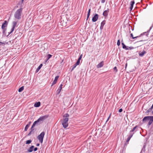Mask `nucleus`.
Returning <instances> with one entry per match:
<instances>
[{"mask_svg":"<svg viewBox=\"0 0 153 153\" xmlns=\"http://www.w3.org/2000/svg\"><path fill=\"white\" fill-rule=\"evenodd\" d=\"M48 115H45L44 116L40 117L37 120L35 121L32 125L30 131L28 134H31L33 133L34 130V127L36 126H37L41 123L44 120H45L48 117Z\"/></svg>","mask_w":153,"mask_h":153,"instance_id":"f257e3e1","label":"nucleus"},{"mask_svg":"<svg viewBox=\"0 0 153 153\" xmlns=\"http://www.w3.org/2000/svg\"><path fill=\"white\" fill-rule=\"evenodd\" d=\"M22 10L23 8H20L15 12L14 14V17L16 19L19 20L21 19Z\"/></svg>","mask_w":153,"mask_h":153,"instance_id":"f03ea898","label":"nucleus"},{"mask_svg":"<svg viewBox=\"0 0 153 153\" xmlns=\"http://www.w3.org/2000/svg\"><path fill=\"white\" fill-rule=\"evenodd\" d=\"M148 121V125H150L153 122V116H148L144 117L143 119V122H145Z\"/></svg>","mask_w":153,"mask_h":153,"instance_id":"7ed1b4c3","label":"nucleus"},{"mask_svg":"<svg viewBox=\"0 0 153 153\" xmlns=\"http://www.w3.org/2000/svg\"><path fill=\"white\" fill-rule=\"evenodd\" d=\"M140 128H139L137 126H136L133 128L130 131L131 134H134L135 133L136 131H138V133L141 134V132L140 131Z\"/></svg>","mask_w":153,"mask_h":153,"instance_id":"20e7f679","label":"nucleus"},{"mask_svg":"<svg viewBox=\"0 0 153 153\" xmlns=\"http://www.w3.org/2000/svg\"><path fill=\"white\" fill-rule=\"evenodd\" d=\"M69 117V115L68 114L66 113L63 116V117L65 118H64L62 121L64 122H68V117Z\"/></svg>","mask_w":153,"mask_h":153,"instance_id":"39448f33","label":"nucleus"},{"mask_svg":"<svg viewBox=\"0 0 153 153\" xmlns=\"http://www.w3.org/2000/svg\"><path fill=\"white\" fill-rule=\"evenodd\" d=\"M8 23L6 20L4 21V22L2 23V25H1V29H7L6 28L7 27Z\"/></svg>","mask_w":153,"mask_h":153,"instance_id":"423d86ee","label":"nucleus"},{"mask_svg":"<svg viewBox=\"0 0 153 153\" xmlns=\"http://www.w3.org/2000/svg\"><path fill=\"white\" fill-rule=\"evenodd\" d=\"M45 134H39L37 137V139L39 140L40 143H42Z\"/></svg>","mask_w":153,"mask_h":153,"instance_id":"0eeeda50","label":"nucleus"},{"mask_svg":"<svg viewBox=\"0 0 153 153\" xmlns=\"http://www.w3.org/2000/svg\"><path fill=\"white\" fill-rule=\"evenodd\" d=\"M98 18V15L97 14H96L92 19V21L93 22H96Z\"/></svg>","mask_w":153,"mask_h":153,"instance_id":"6e6552de","label":"nucleus"},{"mask_svg":"<svg viewBox=\"0 0 153 153\" xmlns=\"http://www.w3.org/2000/svg\"><path fill=\"white\" fill-rule=\"evenodd\" d=\"M13 26L11 28L12 31H13L14 30L17 24V22L13 21Z\"/></svg>","mask_w":153,"mask_h":153,"instance_id":"1a4fd4ad","label":"nucleus"},{"mask_svg":"<svg viewBox=\"0 0 153 153\" xmlns=\"http://www.w3.org/2000/svg\"><path fill=\"white\" fill-rule=\"evenodd\" d=\"M104 65L103 61H102L99 64H98L97 65V68H100L102 67Z\"/></svg>","mask_w":153,"mask_h":153,"instance_id":"9d476101","label":"nucleus"},{"mask_svg":"<svg viewBox=\"0 0 153 153\" xmlns=\"http://www.w3.org/2000/svg\"><path fill=\"white\" fill-rule=\"evenodd\" d=\"M59 77V76H57L55 77L54 80V81H53V82L52 83V85H51V86H52L54 84H55L56 83L57 80Z\"/></svg>","mask_w":153,"mask_h":153,"instance_id":"9b49d317","label":"nucleus"},{"mask_svg":"<svg viewBox=\"0 0 153 153\" xmlns=\"http://www.w3.org/2000/svg\"><path fill=\"white\" fill-rule=\"evenodd\" d=\"M62 124L63 127L65 128H67L68 126V122L62 121Z\"/></svg>","mask_w":153,"mask_h":153,"instance_id":"f8f14e48","label":"nucleus"},{"mask_svg":"<svg viewBox=\"0 0 153 153\" xmlns=\"http://www.w3.org/2000/svg\"><path fill=\"white\" fill-rule=\"evenodd\" d=\"M82 55L81 54L79 56L76 62V64L79 65V64L80 60H81V58H82Z\"/></svg>","mask_w":153,"mask_h":153,"instance_id":"ddd939ff","label":"nucleus"},{"mask_svg":"<svg viewBox=\"0 0 153 153\" xmlns=\"http://www.w3.org/2000/svg\"><path fill=\"white\" fill-rule=\"evenodd\" d=\"M2 36L3 37H4L6 35V31L7 30V29H2Z\"/></svg>","mask_w":153,"mask_h":153,"instance_id":"4468645a","label":"nucleus"},{"mask_svg":"<svg viewBox=\"0 0 153 153\" xmlns=\"http://www.w3.org/2000/svg\"><path fill=\"white\" fill-rule=\"evenodd\" d=\"M152 27L153 26H152L151 27H150L149 30H148L146 32L143 33V34L144 35H146V36H148L149 35V32L150 30L151 29Z\"/></svg>","mask_w":153,"mask_h":153,"instance_id":"2eb2a0df","label":"nucleus"},{"mask_svg":"<svg viewBox=\"0 0 153 153\" xmlns=\"http://www.w3.org/2000/svg\"><path fill=\"white\" fill-rule=\"evenodd\" d=\"M127 138L126 141V143L128 144V142L129 141V140H130L132 136V134L131 135H127Z\"/></svg>","mask_w":153,"mask_h":153,"instance_id":"dca6fc26","label":"nucleus"},{"mask_svg":"<svg viewBox=\"0 0 153 153\" xmlns=\"http://www.w3.org/2000/svg\"><path fill=\"white\" fill-rule=\"evenodd\" d=\"M62 85H62V84H61L60 85V86H59V88L58 89L57 91V94H59V93L60 92V91H61V90L62 89Z\"/></svg>","mask_w":153,"mask_h":153,"instance_id":"f3484780","label":"nucleus"},{"mask_svg":"<svg viewBox=\"0 0 153 153\" xmlns=\"http://www.w3.org/2000/svg\"><path fill=\"white\" fill-rule=\"evenodd\" d=\"M34 146H32L27 150V152H30L33 151Z\"/></svg>","mask_w":153,"mask_h":153,"instance_id":"a211bd4d","label":"nucleus"},{"mask_svg":"<svg viewBox=\"0 0 153 153\" xmlns=\"http://www.w3.org/2000/svg\"><path fill=\"white\" fill-rule=\"evenodd\" d=\"M48 128H46L44 129V131L41 132L40 134H48Z\"/></svg>","mask_w":153,"mask_h":153,"instance_id":"6ab92c4d","label":"nucleus"},{"mask_svg":"<svg viewBox=\"0 0 153 153\" xmlns=\"http://www.w3.org/2000/svg\"><path fill=\"white\" fill-rule=\"evenodd\" d=\"M40 102H36L34 104V106L35 107H38L40 105Z\"/></svg>","mask_w":153,"mask_h":153,"instance_id":"aec40b11","label":"nucleus"},{"mask_svg":"<svg viewBox=\"0 0 153 153\" xmlns=\"http://www.w3.org/2000/svg\"><path fill=\"white\" fill-rule=\"evenodd\" d=\"M108 10H105L104 11L103 13V15L104 16H106L108 15Z\"/></svg>","mask_w":153,"mask_h":153,"instance_id":"412c9836","label":"nucleus"},{"mask_svg":"<svg viewBox=\"0 0 153 153\" xmlns=\"http://www.w3.org/2000/svg\"><path fill=\"white\" fill-rule=\"evenodd\" d=\"M146 53V52L144 51H143L142 52H140L139 53V55L140 56L142 57L144 56V54Z\"/></svg>","mask_w":153,"mask_h":153,"instance_id":"4be33fe9","label":"nucleus"},{"mask_svg":"<svg viewBox=\"0 0 153 153\" xmlns=\"http://www.w3.org/2000/svg\"><path fill=\"white\" fill-rule=\"evenodd\" d=\"M43 65L42 64H40V65L38 67V68H37V69L36 70V72H38V71L39 70L41 69L42 66Z\"/></svg>","mask_w":153,"mask_h":153,"instance_id":"5701e85b","label":"nucleus"},{"mask_svg":"<svg viewBox=\"0 0 153 153\" xmlns=\"http://www.w3.org/2000/svg\"><path fill=\"white\" fill-rule=\"evenodd\" d=\"M122 48L123 49H126L127 48V46L124 44L123 42H122Z\"/></svg>","mask_w":153,"mask_h":153,"instance_id":"b1692460","label":"nucleus"},{"mask_svg":"<svg viewBox=\"0 0 153 153\" xmlns=\"http://www.w3.org/2000/svg\"><path fill=\"white\" fill-rule=\"evenodd\" d=\"M24 88L23 86L21 87L18 90L19 92H22L24 90Z\"/></svg>","mask_w":153,"mask_h":153,"instance_id":"393cba45","label":"nucleus"},{"mask_svg":"<svg viewBox=\"0 0 153 153\" xmlns=\"http://www.w3.org/2000/svg\"><path fill=\"white\" fill-rule=\"evenodd\" d=\"M77 65H78L76 64V63L74 65L72 66V68L71 69V71L73 70L74 69L76 68V66Z\"/></svg>","mask_w":153,"mask_h":153,"instance_id":"a878e982","label":"nucleus"},{"mask_svg":"<svg viewBox=\"0 0 153 153\" xmlns=\"http://www.w3.org/2000/svg\"><path fill=\"white\" fill-rule=\"evenodd\" d=\"M52 55L50 54H48L47 55V61H48L49 59H50L52 56Z\"/></svg>","mask_w":153,"mask_h":153,"instance_id":"bb28decb","label":"nucleus"},{"mask_svg":"<svg viewBox=\"0 0 153 153\" xmlns=\"http://www.w3.org/2000/svg\"><path fill=\"white\" fill-rule=\"evenodd\" d=\"M130 35H131V37H132V39H134L135 38H137L139 37H140V36H136L135 37H133V34L132 33H131V34H130Z\"/></svg>","mask_w":153,"mask_h":153,"instance_id":"cd10ccee","label":"nucleus"},{"mask_svg":"<svg viewBox=\"0 0 153 153\" xmlns=\"http://www.w3.org/2000/svg\"><path fill=\"white\" fill-rule=\"evenodd\" d=\"M105 20L102 21L101 23V25L103 26H104V25L105 24Z\"/></svg>","mask_w":153,"mask_h":153,"instance_id":"c85d7f7f","label":"nucleus"},{"mask_svg":"<svg viewBox=\"0 0 153 153\" xmlns=\"http://www.w3.org/2000/svg\"><path fill=\"white\" fill-rule=\"evenodd\" d=\"M29 126H29V125H27L25 127V131H26L28 128L29 127Z\"/></svg>","mask_w":153,"mask_h":153,"instance_id":"c756f323","label":"nucleus"},{"mask_svg":"<svg viewBox=\"0 0 153 153\" xmlns=\"http://www.w3.org/2000/svg\"><path fill=\"white\" fill-rule=\"evenodd\" d=\"M133 47H127L126 48V50H131L132 49H133Z\"/></svg>","mask_w":153,"mask_h":153,"instance_id":"7c9ffc66","label":"nucleus"},{"mask_svg":"<svg viewBox=\"0 0 153 153\" xmlns=\"http://www.w3.org/2000/svg\"><path fill=\"white\" fill-rule=\"evenodd\" d=\"M32 142V140H29L26 141V143L27 144H29L30 143Z\"/></svg>","mask_w":153,"mask_h":153,"instance_id":"2f4dec72","label":"nucleus"},{"mask_svg":"<svg viewBox=\"0 0 153 153\" xmlns=\"http://www.w3.org/2000/svg\"><path fill=\"white\" fill-rule=\"evenodd\" d=\"M90 12H91V8H90L88 11V17H89L90 14Z\"/></svg>","mask_w":153,"mask_h":153,"instance_id":"473e14b6","label":"nucleus"},{"mask_svg":"<svg viewBox=\"0 0 153 153\" xmlns=\"http://www.w3.org/2000/svg\"><path fill=\"white\" fill-rule=\"evenodd\" d=\"M120 40H118V41H117V45L119 46L120 45Z\"/></svg>","mask_w":153,"mask_h":153,"instance_id":"72a5a7b5","label":"nucleus"},{"mask_svg":"<svg viewBox=\"0 0 153 153\" xmlns=\"http://www.w3.org/2000/svg\"><path fill=\"white\" fill-rule=\"evenodd\" d=\"M134 4V1H131V6H133Z\"/></svg>","mask_w":153,"mask_h":153,"instance_id":"f704fd0d","label":"nucleus"},{"mask_svg":"<svg viewBox=\"0 0 153 153\" xmlns=\"http://www.w3.org/2000/svg\"><path fill=\"white\" fill-rule=\"evenodd\" d=\"M13 31H12V29H11V31L10 32L8 33V35H7L6 36L7 37H8L9 35L12 33Z\"/></svg>","mask_w":153,"mask_h":153,"instance_id":"c9c22d12","label":"nucleus"},{"mask_svg":"<svg viewBox=\"0 0 153 153\" xmlns=\"http://www.w3.org/2000/svg\"><path fill=\"white\" fill-rule=\"evenodd\" d=\"M111 114L108 117L107 120L106 121V122L105 123H106L108 121V120H109V119H110V117H111Z\"/></svg>","mask_w":153,"mask_h":153,"instance_id":"e433bc0d","label":"nucleus"},{"mask_svg":"<svg viewBox=\"0 0 153 153\" xmlns=\"http://www.w3.org/2000/svg\"><path fill=\"white\" fill-rule=\"evenodd\" d=\"M114 70L115 72H117V70L116 67H115L114 68Z\"/></svg>","mask_w":153,"mask_h":153,"instance_id":"4c0bfd02","label":"nucleus"},{"mask_svg":"<svg viewBox=\"0 0 153 153\" xmlns=\"http://www.w3.org/2000/svg\"><path fill=\"white\" fill-rule=\"evenodd\" d=\"M151 110H150L149 109H148L146 112V113L147 114L149 113Z\"/></svg>","mask_w":153,"mask_h":153,"instance_id":"58836bf2","label":"nucleus"},{"mask_svg":"<svg viewBox=\"0 0 153 153\" xmlns=\"http://www.w3.org/2000/svg\"><path fill=\"white\" fill-rule=\"evenodd\" d=\"M5 44L4 42H0V45H4Z\"/></svg>","mask_w":153,"mask_h":153,"instance_id":"ea45409f","label":"nucleus"},{"mask_svg":"<svg viewBox=\"0 0 153 153\" xmlns=\"http://www.w3.org/2000/svg\"><path fill=\"white\" fill-rule=\"evenodd\" d=\"M153 108V104L152 105V106L150 108H149V109L150 110H152Z\"/></svg>","mask_w":153,"mask_h":153,"instance_id":"a19ab883","label":"nucleus"},{"mask_svg":"<svg viewBox=\"0 0 153 153\" xmlns=\"http://www.w3.org/2000/svg\"><path fill=\"white\" fill-rule=\"evenodd\" d=\"M123 109L122 108H120L119 109V112H121L123 111Z\"/></svg>","mask_w":153,"mask_h":153,"instance_id":"79ce46f5","label":"nucleus"},{"mask_svg":"<svg viewBox=\"0 0 153 153\" xmlns=\"http://www.w3.org/2000/svg\"><path fill=\"white\" fill-rule=\"evenodd\" d=\"M133 6H131L130 7V10L131 11L132 10L133 8Z\"/></svg>","mask_w":153,"mask_h":153,"instance_id":"37998d69","label":"nucleus"},{"mask_svg":"<svg viewBox=\"0 0 153 153\" xmlns=\"http://www.w3.org/2000/svg\"><path fill=\"white\" fill-rule=\"evenodd\" d=\"M37 148L36 147L34 149V151H36L37 150Z\"/></svg>","mask_w":153,"mask_h":153,"instance_id":"c03bdc74","label":"nucleus"},{"mask_svg":"<svg viewBox=\"0 0 153 153\" xmlns=\"http://www.w3.org/2000/svg\"><path fill=\"white\" fill-rule=\"evenodd\" d=\"M102 3H104L105 1V0H101Z\"/></svg>","mask_w":153,"mask_h":153,"instance_id":"a18cd8bd","label":"nucleus"},{"mask_svg":"<svg viewBox=\"0 0 153 153\" xmlns=\"http://www.w3.org/2000/svg\"><path fill=\"white\" fill-rule=\"evenodd\" d=\"M103 26L100 25V29L102 30L103 28Z\"/></svg>","mask_w":153,"mask_h":153,"instance_id":"49530a36","label":"nucleus"},{"mask_svg":"<svg viewBox=\"0 0 153 153\" xmlns=\"http://www.w3.org/2000/svg\"><path fill=\"white\" fill-rule=\"evenodd\" d=\"M31 123V121H30L29 122L28 124H27V125H29V126H30V125Z\"/></svg>","mask_w":153,"mask_h":153,"instance_id":"de8ad7c7","label":"nucleus"},{"mask_svg":"<svg viewBox=\"0 0 153 153\" xmlns=\"http://www.w3.org/2000/svg\"><path fill=\"white\" fill-rule=\"evenodd\" d=\"M39 143H37L36 145V146H39Z\"/></svg>","mask_w":153,"mask_h":153,"instance_id":"09e8293b","label":"nucleus"},{"mask_svg":"<svg viewBox=\"0 0 153 153\" xmlns=\"http://www.w3.org/2000/svg\"><path fill=\"white\" fill-rule=\"evenodd\" d=\"M127 63H126V65H125V68H126L127 66Z\"/></svg>","mask_w":153,"mask_h":153,"instance_id":"8fccbe9b","label":"nucleus"},{"mask_svg":"<svg viewBox=\"0 0 153 153\" xmlns=\"http://www.w3.org/2000/svg\"><path fill=\"white\" fill-rule=\"evenodd\" d=\"M24 1V0H21V3H22Z\"/></svg>","mask_w":153,"mask_h":153,"instance_id":"3c124183","label":"nucleus"},{"mask_svg":"<svg viewBox=\"0 0 153 153\" xmlns=\"http://www.w3.org/2000/svg\"><path fill=\"white\" fill-rule=\"evenodd\" d=\"M89 17H88V15H87V19L86 20H87L88 18Z\"/></svg>","mask_w":153,"mask_h":153,"instance_id":"603ef678","label":"nucleus"},{"mask_svg":"<svg viewBox=\"0 0 153 153\" xmlns=\"http://www.w3.org/2000/svg\"><path fill=\"white\" fill-rule=\"evenodd\" d=\"M152 114H153V111H152Z\"/></svg>","mask_w":153,"mask_h":153,"instance_id":"864d4df0","label":"nucleus"},{"mask_svg":"<svg viewBox=\"0 0 153 153\" xmlns=\"http://www.w3.org/2000/svg\"><path fill=\"white\" fill-rule=\"evenodd\" d=\"M143 41L142 40H141L140 41V42H141V41Z\"/></svg>","mask_w":153,"mask_h":153,"instance_id":"5fc2aeb1","label":"nucleus"},{"mask_svg":"<svg viewBox=\"0 0 153 153\" xmlns=\"http://www.w3.org/2000/svg\"><path fill=\"white\" fill-rule=\"evenodd\" d=\"M142 35V34H141L140 36H141Z\"/></svg>","mask_w":153,"mask_h":153,"instance_id":"6e6d98bb","label":"nucleus"},{"mask_svg":"<svg viewBox=\"0 0 153 153\" xmlns=\"http://www.w3.org/2000/svg\"><path fill=\"white\" fill-rule=\"evenodd\" d=\"M45 61L46 62H47V60H46V61Z\"/></svg>","mask_w":153,"mask_h":153,"instance_id":"4d7b16f0","label":"nucleus"},{"mask_svg":"<svg viewBox=\"0 0 153 153\" xmlns=\"http://www.w3.org/2000/svg\"><path fill=\"white\" fill-rule=\"evenodd\" d=\"M68 1L69 0H67Z\"/></svg>","mask_w":153,"mask_h":153,"instance_id":"13d9d810","label":"nucleus"}]
</instances>
